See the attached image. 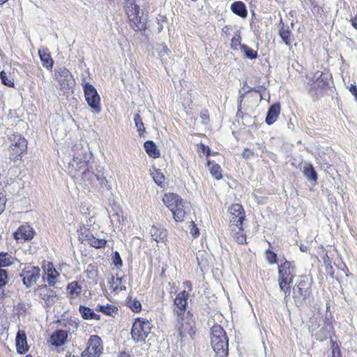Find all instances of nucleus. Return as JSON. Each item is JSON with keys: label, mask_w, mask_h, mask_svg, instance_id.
Returning a JSON list of instances; mask_svg holds the SVG:
<instances>
[{"label": "nucleus", "mask_w": 357, "mask_h": 357, "mask_svg": "<svg viewBox=\"0 0 357 357\" xmlns=\"http://www.w3.org/2000/svg\"><path fill=\"white\" fill-rule=\"evenodd\" d=\"M227 213L229 234L238 244H247V238L244 229L246 213L243 205L238 203L231 204L228 207Z\"/></svg>", "instance_id": "nucleus-1"}, {"label": "nucleus", "mask_w": 357, "mask_h": 357, "mask_svg": "<svg viewBox=\"0 0 357 357\" xmlns=\"http://www.w3.org/2000/svg\"><path fill=\"white\" fill-rule=\"evenodd\" d=\"M174 328L182 345L189 344L195 340L198 330L195 319L191 311L188 310L185 314L176 317Z\"/></svg>", "instance_id": "nucleus-2"}, {"label": "nucleus", "mask_w": 357, "mask_h": 357, "mask_svg": "<svg viewBox=\"0 0 357 357\" xmlns=\"http://www.w3.org/2000/svg\"><path fill=\"white\" fill-rule=\"evenodd\" d=\"M211 344L218 357H227L229 354V338L224 328L219 324L211 328Z\"/></svg>", "instance_id": "nucleus-3"}, {"label": "nucleus", "mask_w": 357, "mask_h": 357, "mask_svg": "<svg viewBox=\"0 0 357 357\" xmlns=\"http://www.w3.org/2000/svg\"><path fill=\"white\" fill-rule=\"evenodd\" d=\"M124 8L130 27L135 31H144L147 26V17L139 6L134 1H130L126 3Z\"/></svg>", "instance_id": "nucleus-4"}, {"label": "nucleus", "mask_w": 357, "mask_h": 357, "mask_svg": "<svg viewBox=\"0 0 357 357\" xmlns=\"http://www.w3.org/2000/svg\"><path fill=\"white\" fill-rule=\"evenodd\" d=\"M296 275V265L294 261L285 259L278 266V284L282 291L289 294L291 285Z\"/></svg>", "instance_id": "nucleus-5"}, {"label": "nucleus", "mask_w": 357, "mask_h": 357, "mask_svg": "<svg viewBox=\"0 0 357 357\" xmlns=\"http://www.w3.org/2000/svg\"><path fill=\"white\" fill-rule=\"evenodd\" d=\"M164 204L172 211L174 220L177 222L184 221L186 212L184 209V202L176 193H165L162 199Z\"/></svg>", "instance_id": "nucleus-6"}, {"label": "nucleus", "mask_w": 357, "mask_h": 357, "mask_svg": "<svg viewBox=\"0 0 357 357\" xmlns=\"http://www.w3.org/2000/svg\"><path fill=\"white\" fill-rule=\"evenodd\" d=\"M267 91L266 87L263 85L251 88L240 96L238 100V112H241L243 107L252 108L257 105L264 98V93Z\"/></svg>", "instance_id": "nucleus-7"}, {"label": "nucleus", "mask_w": 357, "mask_h": 357, "mask_svg": "<svg viewBox=\"0 0 357 357\" xmlns=\"http://www.w3.org/2000/svg\"><path fill=\"white\" fill-rule=\"evenodd\" d=\"M183 284L188 290H183L178 292L174 299L172 312L175 317H180L186 314L190 297L189 293L193 289L192 284L190 280L184 281Z\"/></svg>", "instance_id": "nucleus-8"}, {"label": "nucleus", "mask_w": 357, "mask_h": 357, "mask_svg": "<svg viewBox=\"0 0 357 357\" xmlns=\"http://www.w3.org/2000/svg\"><path fill=\"white\" fill-rule=\"evenodd\" d=\"M312 279L304 275H301L293 288V298L296 302L302 303L312 294Z\"/></svg>", "instance_id": "nucleus-9"}, {"label": "nucleus", "mask_w": 357, "mask_h": 357, "mask_svg": "<svg viewBox=\"0 0 357 357\" xmlns=\"http://www.w3.org/2000/svg\"><path fill=\"white\" fill-rule=\"evenodd\" d=\"M152 328L151 319L143 317L135 319L131 328V336L134 341H144L151 332Z\"/></svg>", "instance_id": "nucleus-10"}, {"label": "nucleus", "mask_w": 357, "mask_h": 357, "mask_svg": "<svg viewBox=\"0 0 357 357\" xmlns=\"http://www.w3.org/2000/svg\"><path fill=\"white\" fill-rule=\"evenodd\" d=\"M54 79L58 82L57 89L64 92L68 91L75 84V79L70 72L63 67L55 69Z\"/></svg>", "instance_id": "nucleus-11"}, {"label": "nucleus", "mask_w": 357, "mask_h": 357, "mask_svg": "<svg viewBox=\"0 0 357 357\" xmlns=\"http://www.w3.org/2000/svg\"><path fill=\"white\" fill-rule=\"evenodd\" d=\"M79 239L84 244H89L96 248H102L106 244V240L101 238L99 235H94L90 228L85 226L81 227L79 230Z\"/></svg>", "instance_id": "nucleus-12"}, {"label": "nucleus", "mask_w": 357, "mask_h": 357, "mask_svg": "<svg viewBox=\"0 0 357 357\" xmlns=\"http://www.w3.org/2000/svg\"><path fill=\"white\" fill-rule=\"evenodd\" d=\"M42 268L43 271L42 274L43 281L47 282L48 286L57 287L61 283V275L54 268L53 264L50 261H45Z\"/></svg>", "instance_id": "nucleus-13"}, {"label": "nucleus", "mask_w": 357, "mask_h": 357, "mask_svg": "<svg viewBox=\"0 0 357 357\" xmlns=\"http://www.w3.org/2000/svg\"><path fill=\"white\" fill-rule=\"evenodd\" d=\"M40 276V271L38 266H25L20 273L24 284L29 288L34 285Z\"/></svg>", "instance_id": "nucleus-14"}, {"label": "nucleus", "mask_w": 357, "mask_h": 357, "mask_svg": "<svg viewBox=\"0 0 357 357\" xmlns=\"http://www.w3.org/2000/svg\"><path fill=\"white\" fill-rule=\"evenodd\" d=\"M84 96L89 105L97 112H100V96L94 86L89 82L84 85Z\"/></svg>", "instance_id": "nucleus-15"}, {"label": "nucleus", "mask_w": 357, "mask_h": 357, "mask_svg": "<svg viewBox=\"0 0 357 357\" xmlns=\"http://www.w3.org/2000/svg\"><path fill=\"white\" fill-rule=\"evenodd\" d=\"M102 350L101 339L97 335H92L88 340L87 347L82 353V357H98Z\"/></svg>", "instance_id": "nucleus-16"}, {"label": "nucleus", "mask_w": 357, "mask_h": 357, "mask_svg": "<svg viewBox=\"0 0 357 357\" xmlns=\"http://www.w3.org/2000/svg\"><path fill=\"white\" fill-rule=\"evenodd\" d=\"M36 294L44 301L47 307L52 306L57 299L56 292L47 284L39 285L36 289Z\"/></svg>", "instance_id": "nucleus-17"}, {"label": "nucleus", "mask_w": 357, "mask_h": 357, "mask_svg": "<svg viewBox=\"0 0 357 357\" xmlns=\"http://www.w3.org/2000/svg\"><path fill=\"white\" fill-rule=\"evenodd\" d=\"M10 140L11 142L10 149L13 155H20L26 150L27 142L22 135L13 134L10 137Z\"/></svg>", "instance_id": "nucleus-18"}, {"label": "nucleus", "mask_w": 357, "mask_h": 357, "mask_svg": "<svg viewBox=\"0 0 357 357\" xmlns=\"http://www.w3.org/2000/svg\"><path fill=\"white\" fill-rule=\"evenodd\" d=\"M152 238L157 243H166L167 241L168 231L160 225H153L150 230Z\"/></svg>", "instance_id": "nucleus-19"}, {"label": "nucleus", "mask_w": 357, "mask_h": 357, "mask_svg": "<svg viewBox=\"0 0 357 357\" xmlns=\"http://www.w3.org/2000/svg\"><path fill=\"white\" fill-rule=\"evenodd\" d=\"M33 229L28 225H23L14 233V238L17 241H25L33 238Z\"/></svg>", "instance_id": "nucleus-20"}, {"label": "nucleus", "mask_w": 357, "mask_h": 357, "mask_svg": "<svg viewBox=\"0 0 357 357\" xmlns=\"http://www.w3.org/2000/svg\"><path fill=\"white\" fill-rule=\"evenodd\" d=\"M86 157L84 155L82 157L79 156H74L73 160L69 163L70 167H72V169H69V174L73 176H76V172L80 171L81 169H83L86 166Z\"/></svg>", "instance_id": "nucleus-21"}, {"label": "nucleus", "mask_w": 357, "mask_h": 357, "mask_svg": "<svg viewBox=\"0 0 357 357\" xmlns=\"http://www.w3.org/2000/svg\"><path fill=\"white\" fill-rule=\"evenodd\" d=\"M281 107L280 103H274L272 105L268 110L266 116V123L268 126L274 123L278 119V116L280 114Z\"/></svg>", "instance_id": "nucleus-22"}, {"label": "nucleus", "mask_w": 357, "mask_h": 357, "mask_svg": "<svg viewBox=\"0 0 357 357\" xmlns=\"http://www.w3.org/2000/svg\"><path fill=\"white\" fill-rule=\"evenodd\" d=\"M38 54L43 66L47 70H52L54 61L51 57L50 52L47 48L41 47L38 49Z\"/></svg>", "instance_id": "nucleus-23"}, {"label": "nucleus", "mask_w": 357, "mask_h": 357, "mask_svg": "<svg viewBox=\"0 0 357 357\" xmlns=\"http://www.w3.org/2000/svg\"><path fill=\"white\" fill-rule=\"evenodd\" d=\"M16 349L20 354H24L28 351L29 347L26 342V336L24 331H19L15 338Z\"/></svg>", "instance_id": "nucleus-24"}, {"label": "nucleus", "mask_w": 357, "mask_h": 357, "mask_svg": "<svg viewBox=\"0 0 357 357\" xmlns=\"http://www.w3.org/2000/svg\"><path fill=\"white\" fill-rule=\"evenodd\" d=\"M230 8L234 14L236 15L237 16L243 19H245L248 17V12L246 6L241 1H236L233 2L231 5Z\"/></svg>", "instance_id": "nucleus-25"}, {"label": "nucleus", "mask_w": 357, "mask_h": 357, "mask_svg": "<svg viewBox=\"0 0 357 357\" xmlns=\"http://www.w3.org/2000/svg\"><path fill=\"white\" fill-rule=\"evenodd\" d=\"M67 337L68 335L65 331L59 330L52 335L50 341L52 344L56 347H60L64 344V343L66 341Z\"/></svg>", "instance_id": "nucleus-26"}, {"label": "nucleus", "mask_w": 357, "mask_h": 357, "mask_svg": "<svg viewBox=\"0 0 357 357\" xmlns=\"http://www.w3.org/2000/svg\"><path fill=\"white\" fill-rule=\"evenodd\" d=\"M144 147L146 153L150 158H159L160 157V151L158 149L156 144L151 140L144 142Z\"/></svg>", "instance_id": "nucleus-27"}, {"label": "nucleus", "mask_w": 357, "mask_h": 357, "mask_svg": "<svg viewBox=\"0 0 357 357\" xmlns=\"http://www.w3.org/2000/svg\"><path fill=\"white\" fill-rule=\"evenodd\" d=\"M279 35L285 45L287 46L291 45L293 35L288 26H285L284 24H282L279 29Z\"/></svg>", "instance_id": "nucleus-28"}, {"label": "nucleus", "mask_w": 357, "mask_h": 357, "mask_svg": "<svg viewBox=\"0 0 357 357\" xmlns=\"http://www.w3.org/2000/svg\"><path fill=\"white\" fill-rule=\"evenodd\" d=\"M79 311L84 319L86 320H99L100 315L96 314L95 311L88 307L80 305Z\"/></svg>", "instance_id": "nucleus-29"}, {"label": "nucleus", "mask_w": 357, "mask_h": 357, "mask_svg": "<svg viewBox=\"0 0 357 357\" xmlns=\"http://www.w3.org/2000/svg\"><path fill=\"white\" fill-rule=\"evenodd\" d=\"M303 174L310 181L317 183L318 179L317 172L310 163H306L303 167Z\"/></svg>", "instance_id": "nucleus-30"}, {"label": "nucleus", "mask_w": 357, "mask_h": 357, "mask_svg": "<svg viewBox=\"0 0 357 357\" xmlns=\"http://www.w3.org/2000/svg\"><path fill=\"white\" fill-rule=\"evenodd\" d=\"M207 165L209 167V171L211 175L217 180L222 178V169L220 165L208 160Z\"/></svg>", "instance_id": "nucleus-31"}, {"label": "nucleus", "mask_w": 357, "mask_h": 357, "mask_svg": "<svg viewBox=\"0 0 357 357\" xmlns=\"http://www.w3.org/2000/svg\"><path fill=\"white\" fill-rule=\"evenodd\" d=\"M127 306L135 313L142 311V304L137 298H128L126 300Z\"/></svg>", "instance_id": "nucleus-32"}, {"label": "nucleus", "mask_w": 357, "mask_h": 357, "mask_svg": "<svg viewBox=\"0 0 357 357\" xmlns=\"http://www.w3.org/2000/svg\"><path fill=\"white\" fill-rule=\"evenodd\" d=\"M151 176L155 183L158 185L162 187L165 183V178L161 170L159 169H154L153 171L151 172Z\"/></svg>", "instance_id": "nucleus-33"}, {"label": "nucleus", "mask_w": 357, "mask_h": 357, "mask_svg": "<svg viewBox=\"0 0 357 357\" xmlns=\"http://www.w3.org/2000/svg\"><path fill=\"white\" fill-rule=\"evenodd\" d=\"M68 293L71 298L77 297L81 292V287H79L77 282H73L67 286Z\"/></svg>", "instance_id": "nucleus-34"}, {"label": "nucleus", "mask_w": 357, "mask_h": 357, "mask_svg": "<svg viewBox=\"0 0 357 357\" xmlns=\"http://www.w3.org/2000/svg\"><path fill=\"white\" fill-rule=\"evenodd\" d=\"M134 121L135 124V127L137 128L138 134L140 137L144 135L146 132V128L144 127L142 119L139 114H136L134 116Z\"/></svg>", "instance_id": "nucleus-35"}, {"label": "nucleus", "mask_w": 357, "mask_h": 357, "mask_svg": "<svg viewBox=\"0 0 357 357\" xmlns=\"http://www.w3.org/2000/svg\"><path fill=\"white\" fill-rule=\"evenodd\" d=\"M241 36L240 32L237 31L234 36L231 39V48L234 50H238V49L241 50Z\"/></svg>", "instance_id": "nucleus-36"}, {"label": "nucleus", "mask_w": 357, "mask_h": 357, "mask_svg": "<svg viewBox=\"0 0 357 357\" xmlns=\"http://www.w3.org/2000/svg\"><path fill=\"white\" fill-rule=\"evenodd\" d=\"M13 263V258L7 252L0 253V267L8 266Z\"/></svg>", "instance_id": "nucleus-37"}, {"label": "nucleus", "mask_w": 357, "mask_h": 357, "mask_svg": "<svg viewBox=\"0 0 357 357\" xmlns=\"http://www.w3.org/2000/svg\"><path fill=\"white\" fill-rule=\"evenodd\" d=\"M241 51L243 52L245 56L250 59H255L258 57L257 51L252 50L246 45L241 46Z\"/></svg>", "instance_id": "nucleus-38"}, {"label": "nucleus", "mask_w": 357, "mask_h": 357, "mask_svg": "<svg viewBox=\"0 0 357 357\" xmlns=\"http://www.w3.org/2000/svg\"><path fill=\"white\" fill-rule=\"evenodd\" d=\"M113 218H115L116 220L118 222V227L123 226L127 222V216L124 215L122 211H116L114 214H113Z\"/></svg>", "instance_id": "nucleus-39"}, {"label": "nucleus", "mask_w": 357, "mask_h": 357, "mask_svg": "<svg viewBox=\"0 0 357 357\" xmlns=\"http://www.w3.org/2000/svg\"><path fill=\"white\" fill-rule=\"evenodd\" d=\"M266 259L270 264H275L278 261V256L273 251L268 249L265 251Z\"/></svg>", "instance_id": "nucleus-40"}, {"label": "nucleus", "mask_w": 357, "mask_h": 357, "mask_svg": "<svg viewBox=\"0 0 357 357\" xmlns=\"http://www.w3.org/2000/svg\"><path fill=\"white\" fill-rule=\"evenodd\" d=\"M333 330V327L330 322H326V324L322 327L320 331V333L322 334L321 338L320 340H326L328 337V335L330 333L331 331Z\"/></svg>", "instance_id": "nucleus-41"}, {"label": "nucleus", "mask_w": 357, "mask_h": 357, "mask_svg": "<svg viewBox=\"0 0 357 357\" xmlns=\"http://www.w3.org/2000/svg\"><path fill=\"white\" fill-rule=\"evenodd\" d=\"M331 349H332V356L331 357H342V352L338 344L331 340Z\"/></svg>", "instance_id": "nucleus-42"}, {"label": "nucleus", "mask_w": 357, "mask_h": 357, "mask_svg": "<svg viewBox=\"0 0 357 357\" xmlns=\"http://www.w3.org/2000/svg\"><path fill=\"white\" fill-rule=\"evenodd\" d=\"M6 203V198L4 194V190L2 185L0 183V214H1L2 212L4 211Z\"/></svg>", "instance_id": "nucleus-43"}, {"label": "nucleus", "mask_w": 357, "mask_h": 357, "mask_svg": "<svg viewBox=\"0 0 357 357\" xmlns=\"http://www.w3.org/2000/svg\"><path fill=\"white\" fill-rule=\"evenodd\" d=\"M0 78L3 84L8 86H13L14 85L13 80L10 77H8L7 73L4 71L0 73Z\"/></svg>", "instance_id": "nucleus-44"}, {"label": "nucleus", "mask_w": 357, "mask_h": 357, "mask_svg": "<svg viewBox=\"0 0 357 357\" xmlns=\"http://www.w3.org/2000/svg\"><path fill=\"white\" fill-rule=\"evenodd\" d=\"M96 312H101L106 315L110 316L112 314V307L108 304L106 305H98L96 308Z\"/></svg>", "instance_id": "nucleus-45"}, {"label": "nucleus", "mask_w": 357, "mask_h": 357, "mask_svg": "<svg viewBox=\"0 0 357 357\" xmlns=\"http://www.w3.org/2000/svg\"><path fill=\"white\" fill-rule=\"evenodd\" d=\"M200 118L202 121V123L208 124L210 121V114L207 109H204L200 112Z\"/></svg>", "instance_id": "nucleus-46"}, {"label": "nucleus", "mask_w": 357, "mask_h": 357, "mask_svg": "<svg viewBox=\"0 0 357 357\" xmlns=\"http://www.w3.org/2000/svg\"><path fill=\"white\" fill-rule=\"evenodd\" d=\"M114 254V256H113V264L117 266V267H121L123 265V261L121 260V258L120 257V255L118 252H113Z\"/></svg>", "instance_id": "nucleus-47"}, {"label": "nucleus", "mask_w": 357, "mask_h": 357, "mask_svg": "<svg viewBox=\"0 0 357 357\" xmlns=\"http://www.w3.org/2000/svg\"><path fill=\"white\" fill-rule=\"evenodd\" d=\"M324 74L323 73H321V74L320 75V77L317 78V82H318V85L320 86V87L324 89H326L328 85V81L326 80V79H325L323 77H324Z\"/></svg>", "instance_id": "nucleus-48"}, {"label": "nucleus", "mask_w": 357, "mask_h": 357, "mask_svg": "<svg viewBox=\"0 0 357 357\" xmlns=\"http://www.w3.org/2000/svg\"><path fill=\"white\" fill-rule=\"evenodd\" d=\"M310 325L309 326V331L311 333H313L317 328L319 327V324L317 323V318H310Z\"/></svg>", "instance_id": "nucleus-49"}, {"label": "nucleus", "mask_w": 357, "mask_h": 357, "mask_svg": "<svg viewBox=\"0 0 357 357\" xmlns=\"http://www.w3.org/2000/svg\"><path fill=\"white\" fill-rule=\"evenodd\" d=\"M7 282V272L5 270L0 269V287L5 285Z\"/></svg>", "instance_id": "nucleus-50"}, {"label": "nucleus", "mask_w": 357, "mask_h": 357, "mask_svg": "<svg viewBox=\"0 0 357 357\" xmlns=\"http://www.w3.org/2000/svg\"><path fill=\"white\" fill-rule=\"evenodd\" d=\"M191 229H190V234H192V236L194 237V238H196L197 236H199V229L197 227L195 223L194 222H191Z\"/></svg>", "instance_id": "nucleus-51"}, {"label": "nucleus", "mask_w": 357, "mask_h": 357, "mask_svg": "<svg viewBox=\"0 0 357 357\" xmlns=\"http://www.w3.org/2000/svg\"><path fill=\"white\" fill-rule=\"evenodd\" d=\"M199 146L202 152L204 153L206 155V157H208L211 155V149L208 146L204 145L202 143L199 144Z\"/></svg>", "instance_id": "nucleus-52"}, {"label": "nucleus", "mask_w": 357, "mask_h": 357, "mask_svg": "<svg viewBox=\"0 0 357 357\" xmlns=\"http://www.w3.org/2000/svg\"><path fill=\"white\" fill-rule=\"evenodd\" d=\"M253 155H254V152L252 151H251L250 149H249L248 148L245 149L242 153V156L245 159H249L252 156H253Z\"/></svg>", "instance_id": "nucleus-53"}, {"label": "nucleus", "mask_w": 357, "mask_h": 357, "mask_svg": "<svg viewBox=\"0 0 357 357\" xmlns=\"http://www.w3.org/2000/svg\"><path fill=\"white\" fill-rule=\"evenodd\" d=\"M169 52V48L167 47V45L162 46V50L159 52V55L160 56H164L165 55H168Z\"/></svg>", "instance_id": "nucleus-54"}, {"label": "nucleus", "mask_w": 357, "mask_h": 357, "mask_svg": "<svg viewBox=\"0 0 357 357\" xmlns=\"http://www.w3.org/2000/svg\"><path fill=\"white\" fill-rule=\"evenodd\" d=\"M117 357H133L129 351H122L118 354Z\"/></svg>", "instance_id": "nucleus-55"}, {"label": "nucleus", "mask_w": 357, "mask_h": 357, "mask_svg": "<svg viewBox=\"0 0 357 357\" xmlns=\"http://www.w3.org/2000/svg\"><path fill=\"white\" fill-rule=\"evenodd\" d=\"M350 22H351L352 26L356 30H357V13L354 15V17L351 18Z\"/></svg>", "instance_id": "nucleus-56"}, {"label": "nucleus", "mask_w": 357, "mask_h": 357, "mask_svg": "<svg viewBox=\"0 0 357 357\" xmlns=\"http://www.w3.org/2000/svg\"><path fill=\"white\" fill-rule=\"evenodd\" d=\"M349 90L354 96L357 94V87L355 84H351L349 87Z\"/></svg>", "instance_id": "nucleus-57"}, {"label": "nucleus", "mask_w": 357, "mask_h": 357, "mask_svg": "<svg viewBox=\"0 0 357 357\" xmlns=\"http://www.w3.org/2000/svg\"><path fill=\"white\" fill-rule=\"evenodd\" d=\"M229 30H230L229 26H225L222 28V31L225 32V33H227V31H229Z\"/></svg>", "instance_id": "nucleus-58"}, {"label": "nucleus", "mask_w": 357, "mask_h": 357, "mask_svg": "<svg viewBox=\"0 0 357 357\" xmlns=\"http://www.w3.org/2000/svg\"><path fill=\"white\" fill-rule=\"evenodd\" d=\"M329 261V257H328V254H327V253H326V255H325V256H324V261L325 263H326V262H327V261Z\"/></svg>", "instance_id": "nucleus-59"}, {"label": "nucleus", "mask_w": 357, "mask_h": 357, "mask_svg": "<svg viewBox=\"0 0 357 357\" xmlns=\"http://www.w3.org/2000/svg\"><path fill=\"white\" fill-rule=\"evenodd\" d=\"M300 250L302 251V252H305L307 250V247H303V245H301L300 247Z\"/></svg>", "instance_id": "nucleus-60"}, {"label": "nucleus", "mask_w": 357, "mask_h": 357, "mask_svg": "<svg viewBox=\"0 0 357 357\" xmlns=\"http://www.w3.org/2000/svg\"><path fill=\"white\" fill-rule=\"evenodd\" d=\"M112 311H113V312H115L118 311V308L115 306H113Z\"/></svg>", "instance_id": "nucleus-61"}, {"label": "nucleus", "mask_w": 357, "mask_h": 357, "mask_svg": "<svg viewBox=\"0 0 357 357\" xmlns=\"http://www.w3.org/2000/svg\"><path fill=\"white\" fill-rule=\"evenodd\" d=\"M117 290H118L117 287H114V288H113V291H117Z\"/></svg>", "instance_id": "nucleus-62"}, {"label": "nucleus", "mask_w": 357, "mask_h": 357, "mask_svg": "<svg viewBox=\"0 0 357 357\" xmlns=\"http://www.w3.org/2000/svg\"><path fill=\"white\" fill-rule=\"evenodd\" d=\"M354 97L356 98V100L357 101V94Z\"/></svg>", "instance_id": "nucleus-63"}, {"label": "nucleus", "mask_w": 357, "mask_h": 357, "mask_svg": "<svg viewBox=\"0 0 357 357\" xmlns=\"http://www.w3.org/2000/svg\"><path fill=\"white\" fill-rule=\"evenodd\" d=\"M25 357H31V356L27 355V356H26Z\"/></svg>", "instance_id": "nucleus-64"}]
</instances>
